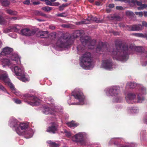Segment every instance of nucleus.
I'll use <instances>...</instances> for the list:
<instances>
[{"instance_id": "2", "label": "nucleus", "mask_w": 147, "mask_h": 147, "mask_svg": "<svg viewBox=\"0 0 147 147\" xmlns=\"http://www.w3.org/2000/svg\"><path fill=\"white\" fill-rule=\"evenodd\" d=\"M129 49L127 45L121 41H116L115 48L111 53L114 59L121 61H125L128 58Z\"/></svg>"}, {"instance_id": "8", "label": "nucleus", "mask_w": 147, "mask_h": 147, "mask_svg": "<svg viewBox=\"0 0 147 147\" xmlns=\"http://www.w3.org/2000/svg\"><path fill=\"white\" fill-rule=\"evenodd\" d=\"M72 43L71 40H68V38H64L63 37L59 38L55 44L53 45V47L56 49L59 48H68Z\"/></svg>"}, {"instance_id": "18", "label": "nucleus", "mask_w": 147, "mask_h": 147, "mask_svg": "<svg viewBox=\"0 0 147 147\" xmlns=\"http://www.w3.org/2000/svg\"><path fill=\"white\" fill-rule=\"evenodd\" d=\"M13 50L12 48L6 47L3 48L1 52L3 55L7 56L9 55V57H11L12 54H16V53H12Z\"/></svg>"}, {"instance_id": "9", "label": "nucleus", "mask_w": 147, "mask_h": 147, "mask_svg": "<svg viewBox=\"0 0 147 147\" xmlns=\"http://www.w3.org/2000/svg\"><path fill=\"white\" fill-rule=\"evenodd\" d=\"M72 94L75 99L78 100L79 102L78 103H73L71 104L68 102L69 105L76 104L83 105L84 104V96L82 92L79 89H75L72 92Z\"/></svg>"}, {"instance_id": "50", "label": "nucleus", "mask_w": 147, "mask_h": 147, "mask_svg": "<svg viewBox=\"0 0 147 147\" xmlns=\"http://www.w3.org/2000/svg\"><path fill=\"white\" fill-rule=\"evenodd\" d=\"M23 3L25 4L29 5L30 3V0H26L23 2Z\"/></svg>"}, {"instance_id": "40", "label": "nucleus", "mask_w": 147, "mask_h": 147, "mask_svg": "<svg viewBox=\"0 0 147 147\" xmlns=\"http://www.w3.org/2000/svg\"><path fill=\"white\" fill-rule=\"evenodd\" d=\"M121 98L118 96H116L114 97L113 101L115 102H119L120 101Z\"/></svg>"}, {"instance_id": "6", "label": "nucleus", "mask_w": 147, "mask_h": 147, "mask_svg": "<svg viewBox=\"0 0 147 147\" xmlns=\"http://www.w3.org/2000/svg\"><path fill=\"white\" fill-rule=\"evenodd\" d=\"M28 124L24 123H19V125L15 131L19 135H24L26 138L32 137L33 134V131L32 129L28 128Z\"/></svg>"}, {"instance_id": "44", "label": "nucleus", "mask_w": 147, "mask_h": 147, "mask_svg": "<svg viewBox=\"0 0 147 147\" xmlns=\"http://www.w3.org/2000/svg\"><path fill=\"white\" fill-rule=\"evenodd\" d=\"M71 25L69 24H63L61 25V27L65 28H69L71 27Z\"/></svg>"}, {"instance_id": "14", "label": "nucleus", "mask_w": 147, "mask_h": 147, "mask_svg": "<svg viewBox=\"0 0 147 147\" xmlns=\"http://www.w3.org/2000/svg\"><path fill=\"white\" fill-rule=\"evenodd\" d=\"M61 109V107H59L55 106L54 108H52V109H50L49 107L45 108L43 111V113L45 114H50L51 115L55 114V112L60 111Z\"/></svg>"}, {"instance_id": "25", "label": "nucleus", "mask_w": 147, "mask_h": 147, "mask_svg": "<svg viewBox=\"0 0 147 147\" xmlns=\"http://www.w3.org/2000/svg\"><path fill=\"white\" fill-rule=\"evenodd\" d=\"M38 35L41 38H46L48 36L49 32L47 31H40L39 32Z\"/></svg>"}, {"instance_id": "3", "label": "nucleus", "mask_w": 147, "mask_h": 147, "mask_svg": "<svg viewBox=\"0 0 147 147\" xmlns=\"http://www.w3.org/2000/svg\"><path fill=\"white\" fill-rule=\"evenodd\" d=\"M80 65L85 69H90L94 66L91 54L86 52L83 54L80 57Z\"/></svg>"}, {"instance_id": "57", "label": "nucleus", "mask_w": 147, "mask_h": 147, "mask_svg": "<svg viewBox=\"0 0 147 147\" xmlns=\"http://www.w3.org/2000/svg\"><path fill=\"white\" fill-rule=\"evenodd\" d=\"M49 28L52 30H54L55 28V27L53 26H50L49 27Z\"/></svg>"}, {"instance_id": "1", "label": "nucleus", "mask_w": 147, "mask_h": 147, "mask_svg": "<svg viewBox=\"0 0 147 147\" xmlns=\"http://www.w3.org/2000/svg\"><path fill=\"white\" fill-rule=\"evenodd\" d=\"M11 61L7 59L1 60L2 65L3 67L6 65L9 66L12 71H14L16 75L19 77L17 78L20 80L25 82L28 81L24 74V68L21 66H18L20 64V58L18 54H12L11 57H9Z\"/></svg>"}, {"instance_id": "52", "label": "nucleus", "mask_w": 147, "mask_h": 147, "mask_svg": "<svg viewBox=\"0 0 147 147\" xmlns=\"http://www.w3.org/2000/svg\"><path fill=\"white\" fill-rule=\"evenodd\" d=\"M117 9L119 10H122L123 9V7L121 6H117L116 7Z\"/></svg>"}, {"instance_id": "35", "label": "nucleus", "mask_w": 147, "mask_h": 147, "mask_svg": "<svg viewBox=\"0 0 147 147\" xmlns=\"http://www.w3.org/2000/svg\"><path fill=\"white\" fill-rule=\"evenodd\" d=\"M131 2L134 5L136 4L138 6H140L142 3L141 2L138 1L136 0H131Z\"/></svg>"}, {"instance_id": "43", "label": "nucleus", "mask_w": 147, "mask_h": 147, "mask_svg": "<svg viewBox=\"0 0 147 147\" xmlns=\"http://www.w3.org/2000/svg\"><path fill=\"white\" fill-rule=\"evenodd\" d=\"M112 18L114 20L118 21L120 20L121 19V18L119 16H114Z\"/></svg>"}, {"instance_id": "19", "label": "nucleus", "mask_w": 147, "mask_h": 147, "mask_svg": "<svg viewBox=\"0 0 147 147\" xmlns=\"http://www.w3.org/2000/svg\"><path fill=\"white\" fill-rule=\"evenodd\" d=\"M35 33V32L33 30H30L28 28H25L22 29L20 31V34H21L25 36H30L32 35Z\"/></svg>"}, {"instance_id": "11", "label": "nucleus", "mask_w": 147, "mask_h": 147, "mask_svg": "<svg viewBox=\"0 0 147 147\" xmlns=\"http://www.w3.org/2000/svg\"><path fill=\"white\" fill-rule=\"evenodd\" d=\"M86 135L85 133L80 132L74 135L72 138V140L74 142H80L82 145L84 144L83 142H84V138Z\"/></svg>"}, {"instance_id": "51", "label": "nucleus", "mask_w": 147, "mask_h": 147, "mask_svg": "<svg viewBox=\"0 0 147 147\" xmlns=\"http://www.w3.org/2000/svg\"><path fill=\"white\" fill-rule=\"evenodd\" d=\"M60 5V3L58 2H57L52 3V6H57Z\"/></svg>"}, {"instance_id": "64", "label": "nucleus", "mask_w": 147, "mask_h": 147, "mask_svg": "<svg viewBox=\"0 0 147 147\" xmlns=\"http://www.w3.org/2000/svg\"><path fill=\"white\" fill-rule=\"evenodd\" d=\"M144 16L145 17H147V11H144Z\"/></svg>"}, {"instance_id": "24", "label": "nucleus", "mask_w": 147, "mask_h": 147, "mask_svg": "<svg viewBox=\"0 0 147 147\" xmlns=\"http://www.w3.org/2000/svg\"><path fill=\"white\" fill-rule=\"evenodd\" d=\"M11 27L12 31L18 32L20 33V30L21 29V27L20 26L18 25H15L11 26Z\"/></svg>"}, {"instance_id": "7", "label": "nucleus", "mask_w": 147, "mask_h": 147, "mask_svg": "<svg viewBox=\"0 0 147 147\" xmlns=\"http://www.w3.org/2000/svg\"><path fill=\"white\" fill-rule=\"evenodd\" d=\"M0 80L3 81L9 86L12 92L16 95H20V92L16 89L13 85L10 82L7 72L0 70Z\"/></svg>"}, {"instance_id": "42", "label": "nucleus", "mask_w": 147, "mask_h": 147, "mask_svg": "<svg viewBox=\"0 0 147 147\" xmlns=\"http://www.w3.org/2000/svg\"><path fill=\"white\" fill-rule=\"evenodd\" d=\"M45 1L47 5L52 6V3L50 0H45Z\"/></svg>"}, {"instance_id": "62", "label": "nucleus", "mask_w": 147, "mask_h": 147, "mask_svg": "<svg viewBox=\"0 0 147 147\" xmlns=\"http://www.w3.org/2000/svg\"><path fill=\"white\" fill-rule=\"evenodd\" d=\"M96 4L97 5L99 6L100 5H101V4L100 2L98 1L96 2Z\"/></svg>"}, {"instance_id": "55", "label": "nucleus", "mask_w": 147, "mask_h": 147, "mask_svg": "<svg viewBox=\"0 0 147 147\" xmlns=\"http://www.w3.org/2000/svg\"><path fill=\"white\" fill-rule=\"evenodd\" d=\"M121 1L122 2H125L126 3H129L130 2H131V1L130 2V1L129 0H121Z\"/></svg>"}, {"instance_id": "13", "label": "nucleus", "mask_w": 147, "mask_h": 147, "mask_svg": "<svg viewBox=\"0 0 147 147\" xmlns=\"http://www.w3.org/2000/svg\"><path fill=\"white\" fill-rule=\"evenodd\" d=\"M119 92V87L114 86L107 89L106 91V93L108 96H115L117 95Z\"/></svg>"}, {"instance_id": "15", "label": "nucleus", "mask_w": 147, "mask_h": 147, "mask_svg": "<svg viewBox=\"0 0 147 147\" xmlns=\"http://www.w3.org/2000/svg\"><path fill=\"white\" fill-rule=\"evenodd\" d=\"M136 94H137L138 96V95L139 94L138 93L137 94L136 92V91L135 92H129L127 93L126 95L125 98L127 100L128 102L130 103L129 101H132L131 102L132 103L133 102H135L134 100L136 99ZM138 102H139L138 101ZM139 103H140L139 102Z\"/></svg>"}, {"instance_id": "12", "label": "nucleus", "mask_w": 147, "mask_h": 147, "mask_svg": "<svg viewBox=\"0 0 147 147\" xmlns=\"http://www.w3.org/2000/svg\"><path fill=\"white\" fill-rule=\"evenodd\" d=\"M27 97L30 101L28 102V104L32 106L38 105L40 103V100L37 97L33 96H29L28 94H26L24 95Z\"/></svg>"}, {"instance_id": "23", "label": "nucleus", "mask_w": 147, "mask_h": 147, "mask_svg": "<svg viewBox=\"0 0 147 147\" xmlns=\"http://www.w3.org/2000/svg\"><path fill=\"white\" fill-rule=\"evenodd\" d=\"M130 30L132 31H138L143 29L142 26L140 25H134L130 27Z\"/></svg>"}, {"instance_id": "58", "label": "nucleus", "mask_w": 147, "mask_h": 147, "mask_svg": "<svg viewBox=\"0 0 147 147\" xmlns=\"http://www.w3.org/2000/svg\"><path fill=\"white\" fill-rule=\"evenodd\" d=\"M66 135L68 137L70 136H71V134L70 132H66Z\"/></svg>"}, {"instance_id": "41", "label": "nucleus", "mask_w": 147, "mask_h": 147, "mask_svg": "<svg viewBox=\"0 0 147 147\" xmlns=\"http://www.w3.org/2000/svg\"><path fill=\"white\" fill-rule=\"evenodd\" d=\"M11 32H12L11 30V27L8 28L4 29L3 30V32L5 33H7Z\"/></svg>"}, {"instance_id": "30", "label": "nucleus", "mask_w": 147, "mask_h": 147, "mask_svg": "<svg viewBox=\"0 0 147 147\" xmlns=\"http://www.w3.org/2000/svg\"><path fill=\"white\" fill-rule=\"evenodd\" d=\"M133 35H134L138 37H141L143 38H146L147 39V34H143L142 33H134L133 34Z\"/></svg>"}, {"instance_id": "29", "label": "nucleus", "mask_w": 147, "mask_h": 147, "mask_svg": "<svg viewBox=\"0 0 147 147\" xmlns=\"http://www.w3.org/2000/svg\"><path fill=\"white\" fill-rule=\"evenodd\" d=\"M7 13L11 15H16L17 14V12L16 11H13L10 9H7L5 10Z\"/></svg>"}, {"instance_id": "17", "label": "nucleus", "mask_w": 147, "mask_h": 147, "mask_svg": "<svg viewBox=\"0 0 147 147\" xmlns=\"http://www.w3.org/2000/svg\"><path fill=\"white\" fill-rule=\"evenodd\" d=\"M90 20L91 21H95L97 22H98L99 21L98 20H97V19L95 17L92 16L90 18L88 17V19L84 20L81 21L76 22L75 24L78 25L84 24H89L90 22Z\"/></svg>"}, {"instance_id": "47", "label": "nucleus", "mask_w": 147, "mask_h": 147, "mask_svg": "<svg viewBox=\"0 0 147 147\" xmlns=\"http://www.w3.org/2000/svg\"><path fill=\"white\" fill-rule=\"evenodd\" d=\"M136 145L132 143L130 145V146H128V147H126L125 146H121L120 147H128L129 146V147H134L136 146Z\"/></svg>"}, {"instance_id": "39", "label": "nucleus", "mask_w": 147, "mask_h": 147, "mask_svg": "<svg viewBox=\"0 0 147 147\" xmlns=\"http://www.w3.org/2000/svg\"><path fill=\"white\" fill-rule=\"evenodd\" d=\"M147 7V5L145 4H142L138 8V10H143L144 8Z\"/></svg>"}, {"instance_id": "37", "label": "nucleus", "mask_w": 147, "mask_h": 147, "mask_svg": "<svg viewBox=\"0 0 147 147\" xmlns=\"http://www.w3.org/2000/svg\"><path fill=\"white\" fill-rule=\"evenodd\" d=\"M55 15L56 16L58 17H66L67 16V13L65 12H63L61 13H58Z\"/></svg>"}, {"instance_id": "4", "label": "nucleus", "mask_w": 147, "mask_h": 147, "mask_svg": "<svg viewBox=\"0 0 147 147\" xmlns=\"http://www.w3.org/2000/svg\"><path fill=\"white\" fill-rule=\"evenodd\" d=\"M82 45H79L77 47L78 53L80 54L84 51V47L91 49L94 48L96 44V40H91L89 37H82L80 38Z\"/></svg>"}, {"instance_id": "53", "label": "nucleus", "mask_w": 147, "mask_h": 147, "mask_svg": "<svg viewBox=\"0 0 147 147\" xmlns=\"http://www.w3.org/2000/svg\"><path fill=\"white\" fill-rule=\"evenodd\" d=\"M0 89L2 90L3 91H6V90L4 87L2 86L1 84H0Z\"/></svg>"}, {"instance_id": "49", "label": "nucleus", "mask_w": 147, "mask_h": 147, "mask_svg": "<svg viewBox=\"0 0 147 147\" xmlns=\"http://www.w3.org/2000/svg\"><path fill=\"white\" fill-rule=\"evenodd\" d=\"M13 100L14 102L17 104H20L21 102V101L20 100L17 99H14Z\"/></svg>"}, {"instance_id": "21", "label": "nucleus", "mask_w": 147, "mask_h": 147, "mask_svg": "<svg viewBox=\"0 0 147 147\" xmlns=\"http://www.w3.org/2000/svg\"><path fill=\"white\" fill-rule=\"evenodd\" d=\"M19 125V123L18 121L14 118L11 119L9 121V125L12 128L13 130L15 131V129H17Z\"/></svg>"}, {"instance_id": "28", "label": "nucleus", "mask_w": 147, "mask_h": 147, "mask_svg": "<svg viewBox=\"0 0 147 147\" xmlns=\"http://www.w3.org/2000/svg\"><path fill=\"white\" fill-rule=\"evenodd\" d=\"M8 23L2 16L0 15V25H5Z\"/></svg>"}, {"instance_id": "33", "label": "nucleus", "mask_w": 147, "mask_h": 147, "mask_svg": "<svg viewBox=\"0 0 147 147\" xmlns=\"http://www.w3.org/2000/svg\"><path fill=\"white\" fill-rule=\"evenodd\" d=\"M67 125L70 127H75L78 125V124L75 123L74 121H72L70 122H69L67 123Z\"/></svg>"}, {"instance_id": "16", "label": "nucleus", "mask_w": 147, "mask_h": 147, "mask_svg": "<svg viewBox=\"0 0 147 147\" xmlns=\"http://www.w3.org/2000/svg\"><path fill=\"white\" fill-rule=\"evenodd\" d=\"M109 48H107V46L102 42H99L98 46L96 49V52L98 53H101V52L107 50V51L110 52Z\"/></svg>"}, {"instance_id": "10", "label": "nucleus", "mask_w": 147, "mask_h": 147, "mask_svg": "<svg viewBox=\"0 0 147 147\" xmlns=\"http://www.w3.org/2000/svg\"><path fill=\"white\" fill-rule=\"evenodd\" d=\"M101 67L105 69L111 70L116 67V65L114 64L110 59L103 60L102 61Z\"/></svg>"}, {"instance_id": "46", "label": "nucleus", "mask_w": 147, "mask_h": 147, "mask_svg": "<svg viewBox=\"0 0 147 147\" xmlns=\"http://www.w3.org/2000/svg\"><path fill=\"white\" fill-rule=\"evenodd\" d=\"M135 13L137 15H138L140 17H142L143 15V13L142 12H136Z\"/></svg>"}, {"instance_id": "59", "label": "nucleus", "mask_w": 147, "mask_h": 147, "mask_svg": "<svg viewBox=\"0 0 147 147\" xmlns=\"http://www.w3.org/2000/svg\"><path fill=\"white\" fill-rule=\"evenodd\" d=\"M144 121L145 123L147 124V116L144 119Z\"/></svg>"}, {"instance_id": "36", "label": "nucleus", "mask_w": 147, "mask_h": 147, "mask_svg": "<svg viewBox=\"0 0 147 147\" xmlns=\"http://www.w3.org/2000/svg\"><path fill=\"white\" fill-rule=\"evenodd\" d=\"M52 9V7L49 6L43 7L42 8V10L46 12H48L51 10Z\"/></svg>"}, {"instance_id": "27", "label": "nucleus", "mask_w": 147, "mask_h": 147, "mask_svg": "<svg viewBox=\"0 0 147 147\" xmlns=\"http://www.w3.org/2000/svg\"><path fill=\"white\" fill-rule=\"evenodd\" d=\"M47 143L50 145L51 147H59V145L50 140L47 141Z\"/></svg>"}, {"instance_id": "22", "label": "nucleus", "mask_w": 147, "mask_h": 147, "mask_svg": "<svg viewBox=\"0 0 147 147\" xmlns=\"http://www.w3.org/2000/svg\"><path fill=\"white\" fill-rule=\"evenodd\" d=\"M47 131L50 133H55L57 131V126L54 123H52L51 126H49L47 129Z\"/></svg>"}, {"instance_id": "31", "label": "nucleus", "mask_w": 147, "mask_h": 147, "mask_svg": "<svg viewBox=\"0 0 147 147\" xmlns=\"http://www.w3.org/2000/svg\"><path fill=\"white\" fill-rule=\"evenodd\" d=\"M83 32L82 31L76 30L75 31L74 34V36L75 38L77 37L81 36Z\"/></svg>"}, {"instance_id": "34", "label": "nucleus", "mask_w": 147, "mask_h": 147, "mask_svg": "<svg viewBox=\"0 0 147 147\" xmlns=\"http://www.w3.org/2000/svg\"><path fill=\"white\" fill-rule=\"evenodd\" d=\"M118 138H112L109 142V144H111L113 143V142L114 144L116 145L117 144V142H118Z\"/></svg>"}, {"instance_id": "38", "label": "nucleus", "mask_w": 147, "mask_h": 147, "mask_svg": "<svg viewBox=\"0 0 147 147\" xmlns=\"http://www.w3.org/2000/svg\"><path fill=\"white\" fill-rule=\"evenodd\" d=\"M69 4L68 3L63 4L62 5H60L59 7V10L61 11H63L64 8L68 5Z\"/></svg>"}, {"instance_id": "56", "label": "nucleus", "mask_w": 147, "mask_h": 147, "mask_svg": "<svg viewBox=\"0 0 147 147\" xmlns=\"http://www.w3.org/2000/svg\"><path fill=\"white\" fill-rule=\"evenodd\" d=\"M114 7V5L113 4H111L109 5V7L111 8H113Z\"/></svg>"}, {"instance_id": "60", "label": "nucleus", "mask_w": 147, "mask_h": 147, "mask_svg": "<svg viewBox=\"0 0 147 147\" xmlns=\"http://www.w3.org/2000/svg\"><path fill=\"white\" fill-rule=\"evenodd\" d=\"M146 64H147V62H144L143 63H142V66H146Z\"/></svg>"}, {"instance_id": "5", "label": "nucleus", "mask_w": 147, "mask_h": 147, "mask_svg": "<svg viewBox=\"0 0 147 147\" xmlns=\"http://www.w3.org/2000/svg\"><path fill=\"white\" fill-rule=\"evenodd\" d=\"M127 86H129L131 88H133L136 86V92L139 94L138 95V101L140 102H142L144 100V98L143 96L146 94V88L142 85L137 84L134 82H128L127 84Z\"/></svg>"}, {"instance_id": "45", "label": "nucleus", "mask_w": 147, "mask_h": 147, "mask_svg": "<svg viewBox=\"0 0 147 147\" xmlns=\"http://www.w3.org/2000/svg\"><path fill=\"white\" fill-rule=\"evenodd\" d=\"M126 14L128 16H131L133 15L134 13L131 11H126Z\"/></svg>"}, {"instance_id": "26", "label": "nucleus", "mask_w": 147, "mask_h": 147, "mask_svg": "<svg viewBox=\"0 0 147 147\" xmlns=\"http://www.w3.org/2000/svg\"><path fill=\"white\" fill-rule=\"evenodd\" d=\"M129 49L132 50L134 49L139 52H142V49L141 47H136L134 45H131Z\"/></svg>"}, {"instance_id": "63", "label": "nucleus", "mask_w": 147, "mask_h": 147, "mask_svg": "<svg viewBox=\"0 0 147 147\" xmlns=\"http://www.w3.org/2000/svg\"><path fill=\"white\" fill-rule=\"evenodd\" d=\"M17 19V18L16 17H14L13 18H10V19L11 20H16Z\"/></svg>"}, {"instance_id": "32", "label": "nucleus", "mask_w": 147, "mask_h": 147, "mask_svg": "<svg viewBox=\"0 0 147 147\" xmlns=\"http://www.w3.org/2000/svg\"><path fill=\"white\" fill-rule=\"evenodd\" d=\"M2 5L3 6H6L9 5V2L7 0H1Z\"/></svg>"}, {"instance_id": "54", "label": "nucleus", "mask_w": 147, "mask_h": 147, "mask_svg": "<svg viewBox=\"0 0 147 147\" xmlns=\"http://www.w3.org/2000/svg\"><path fill=\"white\" fill-rule=\"evenodd\" d=\"M142 25L143 26L147 27V23L145 22H142Z\"/></svg>"}, {"instance_id": "61", "label": "nucleus", "mask_w": 147, "mask_h": 147, "mask_svg": "<svg viewBox=\"0 0 147 147\" xmlns=\"http://www.w3.org/2000/svg\"><path fill=\"white\" fill-rule=\"evenodd\" d=\"M40 3L38 1H35L33 2V4L34 5H38Z\"/></svg>"}, {"instance_id": "20", "label": "nucleus", "mask_w": 147, "mask_h": 147, "mask_svg": "<svg viewBox=\"0 0 147 147\" xmlns=\"http://www.w3.org/2000/svg\"><path fill=\"white\" fill-rule=\"evenodd\" d=\"M19 125V123L18 121L14 118L11 119L9 121V125L12 128L13 130L15 131V129H17Z\"/></svg>"}, {"instance_id": "48", "label": "nucleus", "mask_w": 147, "mask_h": 147, "mask_svg": "<svg viewBox=\"0 0 147 147\" xmlns=\"http://www.w3.org/2000/svg\"><path fill=\"white\" fill-rule=\"evenodd\" d=\"M139 111V110L138 109H137V108H134L133 109H132V110H131V111L132 113H137Z\"/></svg>"}]
</instances>
